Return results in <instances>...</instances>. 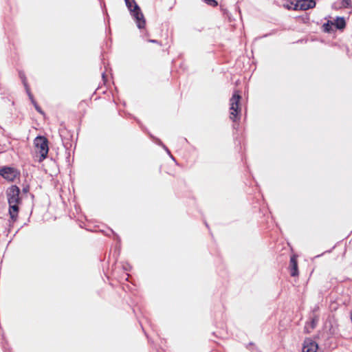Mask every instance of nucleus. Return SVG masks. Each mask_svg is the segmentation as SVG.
Masks as SVG:
<instances>
[{
	"label": "nucleus",
	"mask_w": 352,
	"mask_h": 352,
	"mask_svg": "<svg viewBox=\"0 0 352 352\" xmlns=\"http://www.w3.org/2000/svg\"><path fill=\"white\" fill-rule=\"evenodd\" d=\"M126 6L129 9L131 16L134 19L139 29L144 28L146 25V21L140 8L135 0H124Z\"/></svg>",
	"instance_id": "obj_1"
},
{
	"label": "nucleus",
	"mask_w": 352,
	"mask_h": 352,
	"mask_svg": "<svg viewBox=\"0 0 352 352\" xmlns=\"http://www.w3.org/2000/svg\"><path fill=\"white\" fill-rule=\"evenodd\" d=\"M241 99V96L239 91H234L230 99V118L234 122L240 119L241 108L239 107V102Z\"/></svg>",
	"instance_id": "obj_2"
},
{
	"label": "nucleus",
	"mask_w": 352,
	"mask_h": 352,
	"mask_svg": "<svg viewBox=\"0 0 352 352\" xmlns=\"http://www.w3.org/2000/svg\"><path fill=\"white\" fill-rule=\"evenodd\" d=\"M34 144L37 152H38L41 155L40 161L45 159L49 151L47 139L43 136H38L34 139Z\"/></svg>",
	"instance_id": "obj_3"
},
{
	"label": "nucleus",
	"mask_w": 352,
	"mask_h": 352,
	"mask_svg": "<svg viewBox=\"0 0 352 352\" xmlns=\"http://www.w3.org/2000/svg\"><path fill=\"white\" fill-rule=\"evenodd\" d=\"M7 197L8 204L20 203L19 197L20 189L15 185L12 186L7 190Z\"/></svg>",
	"instance_id": "obj_4"
},
{
	"label": "nucleus",
	"mask_w": 352,
	"mask_h": 352,
	"mask_svg": "<svg viewBox=\"0 0 352 352\" xmlns=\"http://www.w3.org/2000/svg\"><path fill=\"white\" fill-rule=\"evenodd\" d=\"M316 6L314 0H298L294 5V10H307Z\"/></svg>",
	"instance_id": "obj_5"
},
{
	"label": "nucleus",
	"mask_w": 352,
	"mask_h": 352,
	"mask_svg": "<svg viewBox=\"0 0 352 352\" xmlns=\"http://www.w3.org/2000/svg\"><path fill=\"white\" fill-rule=\"evenodd\" d=\"M0 175L10 182H13L17 176V171L12 167L5 166L0 169Z\"/></svg>",
	"instance_id": "obj_6"
},
{
	"label": "nucleus",
	"mask_w": 352,
	"mask_h": 352,
	"mask_svg": "<svg viewBox=\"0 0 352 352\" xmlns=\"http://www.w3.org/2000/svg\"><path fill=\"white\" fill-rule=\"evenodd\" d=\"M302 352H320L318 351V344L311 340H306L304 342Z\"/></svg>",
	"instance_id": "obj_7"
},
{
	"label": "nucleus",
	"mask_w": 352,
	"mask_h": 352,
	"mask_svg": "<svg viewBox=\"0 0 352 352\" xmlns=\"http://www.w3.org/2000/svg\"><path fill=\"white\" fill-rule=\"evenodd\" d=\"M19 203H14V204H9V214L11 220L14 222L18 217V212H19V206L18 204Z\"/></svg>",
	"instance_id": "obj_8"
},
{
	"label": "nucleus",
	"mask_w": 352,
	"mask_h": 352,
	"mask_svg": "<svg viewBox=\"0 0 352 352\" xmlns=\"http://www.w3.org/2000/svg\"><path fill=\"white\" fill-rule=\"evenodd\" d=\"M290 275L293 277L298 275V263L294 256L290 258Z\"/></svg>",
	"instance_id": "obj_9"
},
{
	"label": "nucleus",
	"mask_w": 352,
	"mask_h": 352,
	"mask_svg": "<svg viewBox=\"0 0 352 352\" xmlns=\"http://www.w3.org/2000/svg\"><path fill=\"white\" fill-rule=\"evenodd\" d=\"M331 25L336 26V28L338 30H342L346 26V22L344 17L338 16L334 22H331Z\"/></svg>",
	"instance_id": "obj_10"
},
{
	"label": "nucleus",
	"mask_w": 352,
	"mask_h": 352,
	"mask_svg": "<svg viewBox=\"0 0 352 352\" xmlns=\"http://www.w3.org/2000/svg\"><path fill=\"white\" fill-rule=\"evenodd\" d=\"M19 77L21 79V81L25 87V89L26 91H28V84L27 82V79H26V77L25 76V74L22 72H19Z\"/></svg>",
	"instance_id": "obj_11"
},
{
	"label": "nucleus",
	"mask_w": 352,
	"mask_h": 352,
	"mask_svg": "<svg viewBox=\"0 0 352 352\" xmlns=\"http://www.w3.org/2000/svg\"><path fill=\"white\" fill-rule=\"evenodd\" d=\"M32 104H34L36 110L38 112H39L41 114H43V112L41 108L38 105V104L36 103V102L34 100H32Z\"/></svg>",
	"instance_id": "obj_12"
},
{
	"label": "nucleus",
	"mask_w": 352,
	"mask_h": 352,
	"mask_svg": "<svg viewBox=\"0 0 352 352\" xmlns=\"http://www.w3.org/2000/svg\"><path fill=\"white\" fill-rule=\"evenodd\" d=\"M205 2L212 7H215L218 4L215 0H205Z\"/></svg>",
	"instance_id": "obj_13"
},
{
	"label": "nucleus",
	"mask_w": 352,
	"mask_h": 352,
	"mask_svg": "<svg viewBox=\"0 0 352 352\" xmlns=\"http://www.w3.org/2000/svg\"><path fill=\"white\" fill-rule=\"evenodd\" d=\"M342 2L345 7H352L351 0H342Z\"/></svg>",
	"instance_id": "obj_14"
},
{
	"label": "nucleus",
	"mask_w": 352,
	"mask_h": 352,
	"mask_svg": "<svg viewBox=\"0 0 352 352\" xmlns=\"http://www.w3.org/2000/svg\"><path fill=\"white\" fill-rule=\"evenodd\" d=\"M294 5V4H293V3H287V4H285V5H284V7H285V8H287V10H293Z\"/></svg>",
	"instance_id": "obj_15"
},
{
	"label": "nucleus",
	"mask_w": 352,
	"mask_h": 352,
	"mask_svg": "<svg viewBox=\"0 0 352 352\" xmlns=\"http://www.w3.org/2000/svg\"><path fill=\"white\" fill-rule=\"evenodd\" d=\"M324 31L326 32H329L330 29V24H329V22L327 23H324Z\"/></svg>",
	"instance_id": "obj_16"
},
{
	"label": "nucleus",
	"mask_w": 352,
	"mask_h": 352,
	"mask_svg": "<svg viewBox=\"0 0 352 352\" xmlns=\"http://www.w3.org/2000/svg\"><path fill=\"white\" fill-rule=\"evenodd\" d=\"M30 99L31 100V101L32 102V100H34V98H33V96L32 94H31L30 92V87H28V91H26Z\"/></svg>",
	"instance_id": "obj_17"
},
{
	"label": "nucleus",
	"mask_w": 352,
	"mask_h": 352,
	"mask_svg": "<svg viewBox=\"0 0 352 352\" xmlns=\"http://www.w3.org/2000/svg\"><path fill=\"white\" fill-rule=\"evenodd\" d=\"M158 144H160V145H162V146H163V148L166 151V152H167L168 154H170V153L169 150L168 149V148H167L165 145H164V144L160 142V140H158Z\"/></svg>",
	"instance_id": "obj_18"
},
{
	"label": "nucleus",
	"mask_w": 352,
	"mask_h": 352,
	"mask_svg": "<svg viewBox=\"0 0 352 352\" xmlns=\"http://www.w3.org/2000/svg\"><path fill=\"white\" fill-rule=\"evenodd\" d=\"M149 42L155 43H157V40L151 39V40H149Z\"/></svg>",
	"instance_id": "obj_19"
},
{
	"label": "nucleus",
	"mask_w": 352,
	"mask_h": 352,
	"mask_svg": "<svg viewBox=\"0 0 352 352\" xmlns=\"http://www.w3.org/2000/svg\"><path fill=\"white\" fill-rule=\"evenodd\" d=\"M351 321H352V311H351Z\"/></svg>",
	"instance_id": "obj_20"
},
{
	"label": "nucleus",
	"mask_w": 352,
	"mask_h": 352,
	"mask_svg": "<svg viewBox=\"0 0 352 352\" xmlns=\"http://www.w3.org/2000/svg\"><path fill=\"white\" fill-rule=\"evenodd\" d=\"M312 324H314V322H312ZM312 328H314V324H312Z\"/></svg>",
	"instance_id": "obj_21"
}]
</instances>
